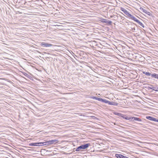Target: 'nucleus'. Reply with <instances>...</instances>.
<instances>
[{
  "mask_svg": "<svg viewBox=\"0 0 158 158\" xmlns=\"http://www.w3.org/2000/svg\"><path fill=\"white\" fill-rule=\"evenodd\" d=\"M113 113L114 114L119 116V118L120 119H121V118H123L126 120H129L130 121H135V117H128L127 116L126 114H123L121 113H119L117 112H114Z\"/></svg>",
  "mask_w": 158,
  "mask_h": 158,
  "instance_id": "1",
  "label": "nucleus"
},
{
  "mask_svg": "<svg viewBox=\"0 0 158 158\" xmlns=\"http://www.w3.org/2000/svg\"><path fill=\"white\" fill-rule=\"evenodd\" d=\"M17 2V0H10V13L12 12L14 15L19 12L17 10H18L17 6L14 5L13 3H14L15 4V2Z\"/></svg>",
  "mask_w": 158,
  "mask_h": 158,
  "instance_id": "2",
  "label": "nucleus"
},
{
  "mask_svg": "<svg viewBox=\"0 0 158 158\" xmlns=\"http://www.w3.org/2000/svg\"><path fill=\"white\" fill-rule=\"evenodd\" d=\"M91 144L90 143H84L78 146L76 148H74V149H75L76 152L81 151V150L86 149Z\"/></svg>",
  "mask_w": 158,
  "mask_h": 158,
  "instance_id": "3",
  "label": "nucleus"
},
{
  "mask_svg": "<svg viewBox=\"0 0 158 158\" xmlns=\"http://www.w3.org/2000/svg\"><path fill=\"white\" fill-rule=\"evenodd\" d=\"M143 74H145L148 77L151 76L152 78H154L158 80V74L156 73H150L149 72L143 71L142 72Z\"/></svg>",
  "mask_w": 158,
  "mask_h": 158,
  "instance_id": "4",
  "label": "nucleus"
},
{
  "mask_svg": "<svg viewBox=\"0 0 158 158\" xmlns=\"http://www.w3.org/2000/svg\"><path fill=\"white\" fill-rule=\"evenodd\" d=\"M120 9L127 15L126 17L127 18H128L129 19H131L134 16L130 14L128 11L123 7H121Z\"/></svg>",
  "mask_w": 158,
  "mask_h": 158,
  "instance_id": "5",
  "label": "nucleus"
},
{
  "mask_svg": "<svg viewBox=\"0 0 158 158\" xmlns=\"http://www.w3.org/2000/svg\"><path fill=\"white\" fill-rule=\"evenodd\" d=\"M16 111H17V110L10 105V117H15L17 114Z\"/></svg>",
  "mask_w": 158,
  "mask_h": 158,
  "instance_id": "6",
  "label": "nucleus"
},
{
  "mask_svg": "<svg viewBox=\"0 0 158 158\" xmlns=\"http://www.w3.org/2000/svg\"><path fill=\"white\" fill-rule=\"evenodd\" d=\"M144 85H149L150 86H152V87H151L150 86H145L144 87L145 88H146L147 89H148V90H149L150 89H152L153 90H154L156 92H157V90L158 89V87L157 86H154L152 85L151 84H149L148 83H144L143 84Z\"/></svg>",
  "mask_w": 158,
  "mask_h": 158,
  "instance_id": "7",
  "label": "nucleus"
},
{
  "mask_svg": "<svg viewBox=\"0 0 158 158\" xmlns=\"http://www.w3.org/2000/svg\"><path fill=\"white\" fill-rule=\"evenodd\" d=\"M103 103L107 104L109 105H113L114 106H117L118 103L116 102H114L112 101H110L105 99Z\"/></svg>",
  "mask_w": 158,
  "mask_h": 158,
  "instance_id": "8",
  "label": "nucleus"
},
{
  "mask_svg": "<svg viewBox=\"0 0 158 158\" xmlns=\"http://www.w3.org/2000/svg\"><path fill=\"white\" fill-rule=\"evenodd\" d=\"M48 146L52 144H57L59 142V141L56 139H52L47 141Z\"/></svg>",
  "mask_w": 158,
  "mask_h": 158,
  "instance_id": "9",
  "label": "nucleus"
},
{
  "mask_svg": "<svg viewBox=\"0 0 158 158\" xmlns=\"http://www.w3.org/2000/svg\"><path fill=\"white\" fill-rule=\"evenodd\" d=\"M131 19L138 23L143 28H144L145 26L139 20L136 18L134 16H133V17Z\"/></svg>",
  "mask_w": 158,
  "mask_h": 158,
  "instance_id": "10",
  "label": "nucleus"
},
{
  "mask_svg": "<svg viewBox=\"0 0 158 158\" xmlns=\"http://www.w3.org/2000/svg\"><path fill=\"white\" fill-rule=\"evenodd\" d=\"M90 98L92 99H93L96 100H98L100 102H102L103 103L105 99L102 98H101L95 96H91L89 97Z\"/></svg>",
  "mask_w": 158,
  "mask_h": 158,
  "instance_id": "11",
  "label": "nucleus"
},
{
  "mask_svg": "<svg viewBox=\"0 0 158 158\" xmlns=\"http://www.w3.org/2000/svg\"><path fill=\"white\" fill-rule=\"evenodd\" d=\"M17 27L18 25L17 22H13V23L12 22H10V29H17Z\"/></svg>",
  "mask_w": 158,
  "mask_h": 158,
  "instance_id": "12",
  "label": "nucleus"
},
{
  "mask_svg": "<svg viewBox=\"0 0 158 158\" xmlns=\"http://www.w3.org/2000/svg\"><path fill=\"white\" fill-rule=\"evenodd\" d=\"M40 44L41 46L44 47H51L53 46V45L52 44L44 42H41Z\"/></svg>",
  "mask_w": 158,
  "mask_h": 158,
  "instance_id": "13",
  "label": "nucleus"
},
{
  "mask_svg": "<svg viewBox=\"0 0 158 158\" xmlns=\"http://www.w3.org/2000/svg\"><path fill=\"white\" fill-rule=\"evenodd\" d=\"M12 39H11L10 38V52H12V53H14L13 52H12L13 50H14L15 48V47L17 46H16V45L14 44L13 43V41L11 40Z\"/></svg>",
  "mask_w": 158,
  "mask_h": 158,
  "instance_id": "14",
  "label": "nucleus"
},
{
  "mask_svg": "<svg viewBox=\"0 0 158 158\" xmlns=\"http://www.w3.org/2000/svg\"><path fill=\"white\" fill-rule=\"evenodd\" d=\"M17 30H18V28L13 29H10V35L11 34H13V35H17L19 34L17 32Z\"/></svg>",
  "mask_w": 158,
  "mask_h": 158,
  "instance_id": "15",
  "label": "nucleus"
},
{
  "mask_svg": "<svg viewBox=\"0 0 158 158\" xmlns=\"http://www.w3.org/2000/svg\"><path fill=\"white\" fill-rule=\"evenodd\" d=\"M48 146L47 141H45L44 142H38V146Z\"/></svg>",
  "mask_w": 158,
  "mask_h": 158,
  "instance_id": "16",
  "label": "nucleus"
},
{
  "mask_svg": "<svg viewBox=\"0 0 158 158\" xmlns=\"http://www.w3.org/2000/svg\"><path fill=\"white\" fill-rule=\"evenodd\" d=\"M146 118L147 119H148L149 120L153 121L155 122H156V118H154L151 116H146Z\"/></svg>",
  "mask_w": 158,
  "mask_h": 158,
  "instance_id": "17",
  "label": "nucleus"
},
{
  "mask_svg": "<svg viewBox=\"0 0 158 158\" xmlns=\"http://www.w3.org/2000/svg\"><path fill=\"white\" fill-rule=\"evenodd\" d=\"M22 73L25 76L27 77L28 78L30 79L31 80H33V77H31V76L28 75L27 73L24 72H22Z\"/></svg>",
  "mask_w": 158,
  "mask_h": 158,
  "instance_id": "18",
  "label": "nucleus"
},
{
  "mask_svg": "<svg viewBox=\"0 0 158 158\" xmlns=\"http://www.w3.org/2000/svg\"><path fill=\"white\" fill-rule=\"evenodd\" d=\"M125 156L120 154H116L114 157L116 158H124Z\"/></svg>",
  "mask_w": 158,
  "mask_h": 158,
  "instance_id": "19",
  "label": "nucleus"
},
{
  "mask_svg": "<svg viewBox=\"0 0 158 158\" xmlns=\"http://www.w3.org/2000/svg\"><path fill=\"white\" fill-rule=\"evenodd\" d=\"M106 21L105 23H106V25L110 26L111 25L112 22L111 21L107 19L106 20Z\"/></svg>",
  "mask_w": 158,
  "mask_h": 158,
  "instance_id": "20",
  "label": "nucleus"
},
{
  "mask_svg": "<svg viewBox=\"0 0 158 158\" xmlns=\"http://www.w3.org/2000/svg\"><path fill=\"white\" fill-rule=\"evenodd\" d=\"M29 145L33 146H38V142L29 143Z\"/></svg>",
  "mask_w": 158,
  "mask_h": 158,
  "instance_id": "21",
  "label": "nucleus"
},
{
  "mask_svg": "<svg viewBox=\"0 0 158 158\" xmlns=\"http://www.w3.org/2000/svg\"><path fill=\"white\" fill-rule=\"evenodd\" d=\"M10 16H11V18H12V19L10 20V22H12L13 23V22H16V19H17V17L15 16H14V15L13 16V17H12V15L10 14Z\"/></svg>",
  "mask_w": 158,
  "mask_h": 158,
  "instance_id": "22",
  "label": "nucleus"
},
{
  "mask_svg": "<svg viewBox=\"0 0 158 158\" xmlns=\"http://www.w3.org/2000/svg\"><path fill=\"white\" fill-rule=\"evenodd\" d=\"M106 19H104L102 17L100 18V22L102 23H105L106 21Z\"/></svg>",
  "mask_w": 158,
  "mask_h": 158,
  "instance_id": "23",
  "label": "nucleus"
},
{
  "mask_svg": "<svg viewBox=\"0 0 158 158\" xmlns=\"http://www.w3.org/2000/svg\"><path fill=\"white\" fill-rule=\"evenodd\" d=\"M135 121H137L139 122H142V119L140 118L137 117H135Z\"/></svg>",
  "mask_w": 158,
  "mask_h": 158,
  "instance_id": "24",
  "label": "nucleus"
},
{
  "mask_svg": "<svg viewBox=\"0 0 158 158\" xmlns=\"http://www.w3.org/2000/svg\"><path fill=\"white\" fill-rule=\"evenodd\" d=\"M146 12H145V13L146 14L148 15H149L150 16H151L152 17L153 16L152 15V14L151 13H150V12H148V11H147V10H146Z\"/></svg>",
  "mask_w": 158,
  "mask_h": 158,
  "instance_id": "25",
  "label": "nucleus"
},
{
  "mask_svg": "<svg viewBox=\"0 0 158 158\" xmlns=\"http://www.w3.org/2000/svg\"><path fill=\"white\" fill-rule=\"evenodd\" d=\"M139 9L140 10H142L144 13H145V12H146V10L144 9L142 7H140L139 8Z\"/></svg>",
  "mask_w": 158,
  "mask_h": 158,
  "instance_id": "26",
  "label": "nucleus"
},
{
  "mask_svg": "<svg viewBox=\"0 0 158 158\" xmlns=\"http://www.w3.org/2000/svg\"><path fill=\"white\" fill-rule=\"evenodd\" d=\"M112 18H114L115 19H117L118 18V16L115 15H113L111 16Z\"/></svg>",
  "mask_w": 158,
  "mask_h": 158,
  "instance_id": "27",
  "label": "nucleus"
},
{
  "mask_svg": "<svg viewBox=\"0 0 158 158\" xmlns=\"http://www.w3.org/2000/svg\"><path fill=\"white\" fill-rule=\"evenodd\" d=\"M19 3H21V4L24 5H25L26 3H27L25 1V0H24L23 2V1L21 2H20Z\"/></svg>",
  "mask_w": 158,
  "mask_h": 158,
  "instance_id": "28",
  "label": "nucleus"
},
{
  "mask_svg": "<svg viewBox=\"0 0 158 158\" xmlns=\"http://www.w3.org/2000/svg\"><path fill=\"white\" fill-rule=\"evenodd\" d=\"M11 149H10V155L11 156L14 158V155H13V154H14L13 152L11 150Z\"/></svg>",
  "mask_w": 158,
  "mask_h": 158,
  "instance_id": "29",
  "label": "nucleus"
},
{
  "mask_svg": "<svg viewBox=\"0 0 158 158\" xmlns=\"http://www.w3.org/2000/svg\"><path fill=\"white\" fill-rule=\"evenodd\" d=\"M91 117L94 119L98 120V118L94 116H92Z\"/></svg>",
  "mask_w": 158,
  "mask_h": 158,
  "instance_id": "30",
  "label": "nucleus"
},
{
  "mask_svg": "<svg viewBox=\"0 0 158 158\" xmlns=\"http://www.w3.org/2000/svg\"><path fill=\"white\" fill-rule=\"evenodd\" d=\"M13 94H11L10 93V104L11 103V102H12V101H11V100H14V99H12L11 98V97H13Z\"/></svg>",
  "mask_w": 158,
  "mask_h": 158,
  "instance_id": "31",
  "label": "nucleus"
},
{
  "mask_svg": "<svg viewBox=\"0 0 158 158\" xmlns=\"http://www.w3.org/2000/svg\"><path fill=\"white\" fill-rule=\"evenodd\" d=\"M58 23H55V24L54 25H53V26H61L60 25H59L58 24H57Z\"/></svg>",
  "mask_w": 158,
  "mask_h": 158,
  "instance_id": "32",
  "label": "nucleus"
},
{
  "mask_svg": "<svg viewBox=\"0 0 158 158\" xmlns=\"http://www.w3.org/2000/svg\"><path fill=\"white\" fill-rule=\"evenodd\" d=\"M131 30L133 32H135V27L132 28V27H131Z\"/></svg>",
  "mask_w": 158,
  "mask_h": 158,
  "instance_id": "33",
  "label": "nucleus"
},
{
  "mask_svg": "<svg viewBox=\"0 0 158 158\" xmlns=\"http://www.w3.org/2000/svg\"><path fill=\"white\" fill-rule=\"evenodd\" d=\"M10 131H15L16 130H15V129H14L13 128H12V127H10Z\"/></svg>",
  "mask_w": 158,
  "mask_h": 158,
  "instance_id": "34",
  "label": "nucleus"
},
{
  "mask_svg": "<svg viewBox=\"0 0 158 158\" xmlns=\"http://www.w3.org/2000/svg\"><path fill=\"white\" fill-rule=\"evenodd\" d=\"M13 56L12 55L10 54V60H13V59H12V58H13Z\"/></svg>",
  "mask_w": 158,
  "mask_h": 158,
  "instance_id": "35",
  "label": "nucleus"
},
{
  "mask_svg": "<svg viewBox=\"0 0 158 158\" xmlns=\"http://www.w3.org/2000/svg\"><path fill=\"white\" fill-rule=\"evenodd\" d=\"M129 23H131V25H132L133 24H134V25H136V24L135 23H133V22H129Z\"/></svg>",
  "mask_w": 158,
  "mask_h": 158,
  "instance_id": "36",
  "label": "nucleus"
},
{
  "mask_svg": "<svg viewBox=\"0 0 158 158\" xmlns=\"http://www.w3.org/2000/svg\"><path fill=\"white\" fill-rule=\"evenodd\" d=\"M136 16L137 17V18H138V19L141 20H142L140 17H139V16Z\"/></svg>",
  "mask_w": 158,
  "mask_h": 158,
  "instance_id": "37",
  "label": "nucleus"
},
{
  "mask_svg": "<svg viewBox=\"0 0 158 158\" xmlns=\"http://www.w3.org/2000/svg\"><path fill=\"white\" fill-rule=\"evenodd\" d=\"M13 78V77L10 76V80H12V79Z\"/></svg>",
  "mask_w": 158,
  "mask_h": 158,
  "instance_id": "38",
  "label": "nucleus"
},
{
  "mask_svg": "<svg viewBox=\"0 0 158 158\" xmlns=\"http://www.w3.org/2000/svg\"><path fill=\"white\" fill-rule=\"evenodd\" d=\"M136 34V35H137V36H139V33H137Z\"/></svg>",
  "mask_w": 158,
  "mask_h": 158,
  "instance_id": "39",
  "label": "nucleus"
},
{
  "mask_svg": "<svg viewBox=\"0 0 158 158\" xmlns=\"http://www.w3.org/2000/svg\"><path fill=\"white\" fill-rule=\"evenodd\" d=\"M10 120H11V121H10V124H11V122L12 123H13V121L11 119H10Z\"/></svg>",
  "mask_w": 158,
  "mask_h": 158,
  "instance_id": "40",
  "label": "nucleus"
},
{
  "mask_svg": "<svg viewBox=\"0 0 158 158\" xmlns=\"http://www.w3.org/2000/svg\"><path fill=\"white\" fill-rule=\"evenodd\" d=\"M155 122H158V119H157V118L156 119V121Z\"/></svg>",
  "mask_w": 158,
  "mask_h": 158,
  "instance_id": "41",
  "label": "nucleus"
},
{
  "mask_svg": "<svg viewBox=\"0 0 158 158\" xmlns=\"http://www.w3.org/2000/svg\"><path fill=\"white\" fill-rule=\"evenodd\" d=\"M147 121V123H151V122H150V121Z\"/></svg>",
  "mask_w": 158,
  "mask_h": 158,
  "instance_id": "42",
  "label": "nucleus"
},
{
  "mask_svg": "<svg viewBox=\"0 0 158 158\" xmlns=\"http://www.w3.org/2000/svg\"><path fill=\"white\" fill-rule=\"evenodd\" d=\"M10 84L13 83L11 81H10Z\"/></svg>",
  "mask_w": 158,
  "mask_h": 158,
  "instance_id": "43",
  "label": "nucleus"
},
{
  "mask_svg": "<svg viewBox=\"0 0 158 158\" xmlns=\"http://www.w3.org/2000/svg\"><path fill=\"white\" fill-rule=\"evenodd\" d=\"M121 19H123V18H124V17H121Z\"/></svg>",
  "mask_w": 158,
  "mask_h": 158,
  "instance_id": "44",
  "label": "nucleus"
},
{
  "mask_svg": "<svg viewBox=\"0 0 158 158\" xmlns=\"http://www.w3.org/2000/svg\"><path fill=\"white\" fill-rule=\"evenodd\" d=\"M148 79H151V78L150 77H148Z\"/></svg>",
  "mask_w": 158,
  "mask_h": 158,
  "instance_id": "45",
  "label": "nucleus"
},
{
  "mask_svg": "<svg viewBox=\"0 0 158 158\" xmlns=\"http://www.w3.org/2000/svg\"><path fill=\"white\" fill-rule=\"evenodd\" d=\"M36 49H38V48H36Z\"/></svg>",
  "mask_w": 158,
  "mask_h": 158,
  "instance_id": "46",
  "label": "nucleus"
},
{
  "mask_svg": "<svg viewBox=\"0 0 158 158\" xmlns=\"http://www.w3.org/2000/svg\"><path fill=\"white\" fill-rule=\"evenodd\" d=\"M10 134H11H11H12V132H11L10 131Z\"/></svg>",
  "mask_w": 158,
  "mask_h": 158,
  "instance_id": "47",
  "label": "nucleus"
},
{
  "mask_svg": "<svg viewBox=\"0 0 158 158\" xmlns=\"http://www.w3.org/2000/svg\"><path fill=\"white\" fill-rule=\"evenodd\" d=\"M126 23H128V22H126Z\"/></svg>",
  "mask_w": 158,
  "mask_h": 158,
  "instance_id": "48",
  "label": "nucleus"
},
{
  "mask_svg": "<svg viewBox=\"0 0 158 158\" xmlns=\"http://www.w3.org/2000/svg\"><path fill=\"white\" fill-rule=\"evenodd\" d=\"M114 152H115V151H114Z\"/></svg>",
  "mask_w": 158,
  "mask_h": 158,
  "instance_id": "49",
  "label": "nucleus"
},
{
  "mask_svg": "<svg viewBox=\"0 0 158 158\" xmlns=\"http://www.w3.org/2000/svg\"><path fill=\"white\" fill-rule=\"evenodd\" d=\"M140 124L141 125H142V124H141V123H140Z\"/></svg>",
  "mask_w": 158,
  "mask_h": 158,
  "instance_id": "50",
  "label": "nucleus"
},
{
  "mask_svg": "<svg viewBox=\"0 0 158 158\" xmlns=\"http://www.w3.org/2000/svg\"><path fill=\"white\" fill-rule=\"evenodd\" d=\"M10 142L12 141V140H11V139H10Z\"/></svg>",
  "mask_w": 158,
  "mask_h": 158,
  "instance_id": "51",
  "label": "nucleus"
},
{
  "mask_svg": "<svg viewBox=\"0 0 158 158\" xmlns=\"http://www.w3.org/2000/svg\"><path fill=\"white\" fill-rule=\"evenodd\" d=\"M140 30V31H141V30L140 29H139Z\"/></svg>",
  "mask_w": 158,
  "mask_h": 158,
  "instance_id": "52",
  "label": "nucleus"
}]
</instances>
